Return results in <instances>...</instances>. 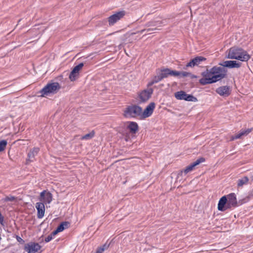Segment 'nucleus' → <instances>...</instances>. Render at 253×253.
<instances>
[{
  "instance_id": "nucleus-1",
  "label": "nucleus",
  "mask_w": 253,
  "mask_h": 253,
  "mask_svg": "<svg viewBox=\"0 0 253 253\" xmlns=\"http://www.w3.org/2000/svg\"><path fill=\"white\" fill-rule=\"evenodd\" d=\"M226 57L228 59H237L243 62L248 61L251 58L246 51L236 46L230 48L227 51Z\"/></svg>"
},
{
  "instance_id": "nucleus-2",
  "label": "nucleus",
  "mask_w": 253,
  "mask_h": 253,
  "mask_svg": "<svg viewBox=\"0 0 253 253\" xmlns=\"http://www.w3.org/2000/svg\"><path fill=\"white\" fill-rule=\"evenodd\" d=\"M141 107L135 104L127 106L124 110L123 116L127 119L141 118Z\"/></svg>"
},
{
  "instance_id": "nucleus-3",
  "label": "nucleus",
  "mask_w": 253,
  "mask_h": 253,
  "mask_svg": "<svg viewBox=\"0 0 253 253\" xmlns=\"http://www.w3.org/2000/svg\"><path fill=\"white\" fill-rule=\"evenodd\" d=\"M58 83L54 82L47 84L41 91V96H45L50 94H55L60 89Z\"/></svg>"
},
{
  "instance_id": "nucleus-4",
  "label": "nucleus",
  "mask_w": 253,
  "mask_h": 253,
  "mask_svg": "<svg viewBox=\"0 0 253 253\" xmlns=\"http://www.w3.org/2000/svg\"><path fill=\"white\" fill-rule=\"evenodd\" d=\"M227 70L223 67L214 66L211 68L212 77L215 78L214 80L215 82L219 81L226 77Z\"/></svg>"
},
{
  "instance_id": "nucleus-5",
  "label": "nucleus",
  "mask_w": 253,
  "mask_h": 253,
  "mask_svg": "<svg viewBox=\"0 0 253 253\" xmlns=\"http://www.w3.org/2000/svg\"><path fill=\"white\" fill-rule=\"evenodd\" d=\"M174 96L177 99L184 100L188 101L197 102L198 99L192 95L187 94L183 91H177L175 93Z\"/></svg>"
},
{
  "instance_id": "nucleus-6",
  "label": "nucleus",
  "mask_w": 253,
  "mask_h": 253,
  "mask_svg": "<svg viewBox=\"0 0 253 253\" xmlns=\"http://www.w3.org/2000/svg\"><path fill=\"white\" fill-rule=\"evenodd\" d=\"M152 88H149L147 90H144L138 94L137 100L139 103H142L146 102L151 97L153 93Z\"/></svg>"
},
{
  "instance_id": "nucleus-7",
  "label": "nucleus",
  "mask_w": 253,
  "mask_h": 253,
  "mask_svg": "<svg viewBox=\"0 0 253 253\" xmlns=\"http://www.w3.org/2000/svg\"><path fill=\"white\" fill-rule=\"evenodd\" d=\"M125 13L126 12L125 11H121L109 16L108 18L109 25L111 26L114 25L119 20L123 18L125 15Z\"/></svg>"
},
{
  "instance_id": "nucleus-8",
  "label": "nucleus",
  "mask_w": 253,
  "mask_h": 253,
  "mask_svg": "<svg viewBox=\"0 0 253 253\" xmlns=\"http://www.w3.org/2000/svg\"><path fill=\"white\" fill-rule=\"evenodd\" d=\"M41 248V246L37 243L29 242L25 245L24 250L28 253H36Z\"/></svg>"
},
{
  "instance_id": "nucleus-9",
  "label": "nucleus",
  "mask_w": 253,
  "mask_h": 253,
  "mask_svg": "<svg viewBox=\"0 0 253 253\" xmlns=\"http://www.w3.org/2000/svg\"><path fill=\"white\" fill-rule=\"evenodd\" d=\"M155 108V103L154 102H151L148 106H147L143 111L141 108V118L145 119L151 116Z\"/></svg>"
},
{
  "instance_id": "nucleus-10",
  "label": "nucleus",
  "mask_w": 253,
  "mask_h": 253,
  "mask_svg": "<svg viewBox=\"0 0 253 253\" xmlns=\"http://www.w3.org/2000/svg\"><path fill=\"white\" fill-rule=\"evenodd\" d=\"M83 66L84 63H81L73 68L69 75V79L71 81H74L78 78L79 71Z\"/></svg>"
},
{
  "instance_id": "nucleus-11",
  "label": "nucleus",
  "mask_w": 253,
  "mask_h": 253,
  "mask_svg": "<svg viewBox=\"0 0 253 253\" xmlns=\"http://www.w3.org/2000/svg\"><path fill=\"white\" fill-rule=\"evenodd\" d=\"M158 72L160 74L163 80L165 78L168 77L169 76H171L176 77V75H178L176 73L175 71L172 70L169 68H162L158 70Z\"/></svg>"
},
{
  "instance_id": "nucleus-12",
  "label": "nucleus",
  "mask_w": 253,
  "mask_h": 253,
  "mask_svg": "<svg viewBox=\"0 0 253 253\" xmlns=\"http://www.w3.org/2000/svg\"><path fill=\"white\" fill-rule=\"evenodd\" d=\"M39 199L43 203L49 204L52 200V195L49 192L44 190L40 193Z\"/></svg>"
},
{
  "instance_id": "nucleus-13",
  "label": "nucleus",
  "mask_w": 253,
  "mask_h": 253,
  "mask_svg": "<svg viewBox=\"0 0 253 253\" xmlns=\"http://www.w3.org/2000/svg\"><path fill=\"white\" fill-rule=\"evenodd\" d=\"M228 199L227 204L226 205L227 208H231L235 207L238 206L236 196L235 193H232L226 196Z\"/></svg>"
},
{
  "instance_id": "nucleus-14",
  "label": "nucleus",
  "mask_w": 253,
  "mask_h": 253,
  "mask_svg": "<svg viewBox=\"0 0 253 253\" xmlns=\"http://www.w3.org/2000/svg\"><path fill=\"white\" fill-rule=\"evenodd\" d=\"M219 64L224 68L228 67L229 68H238L240 67L241 66V63L238 62L236 61H234V60L225 61L222 63H220Z\"/></svg>"
},
{
  "instance_id": "nucleus-15",
  "label": "nucleus",
  "mask_w": 253,
  "mask_h": 253,
  "mask_svg": "<svg viewBox=\"0 0 253 253\" xmlns=\"http://www.w3.org/2000/svg\"><path fill=\"white\" fill-rule=\"evenodd\" d=\"M216 92L221 96L227 97L230 94L231 88L227 85L222 86L217 88Z\"/></svg>"
},
{
  "instance_id": "nucleus-16",
  "label": "nucleus",
  "mask_w": 253,
  "mask_h": 253,
  "mask_svg": "<svg viewBox=\"0 0 253 253\" xmlns=\"http://www.w3.org/2000/svg\"><path fill=\"white\" fill-rule=\"evenodd\" d=\"M205 159L204 158H200L197 159L195 162L188 166L182 172H183L185 174L193 170L194 168L200 163L205 162Z\"/></svg>"
},
{
  "instance_id": "nucleus-17",
  "label": "nucleus",
  "mask_w": 253,
  "mask_h": 253,
  "mask_svg": "<svg viewBox=\"0 0 253 253\" xmlns=\"http://www.w3.org/2000/svg\"><path fill=\"white\" fill-rule=\"evenodd\" d=\"M35 207L38 211V218L40 219L42 218L44 216L45 212L44 204L42 202H38L36 203Z\"/></svg>"
},
{
  "instance_id": "nucleus-18",
  "label": "nucleus",
  "mask_w": 253,
  "mask_h": 253,
  "mask_svg": "<svg viewBox=\"0 0 253 253\" xmlns=\"http://www.w3.org/2000/svg\"><path fill=\"white\" fill-rule=\"evenodd\" d=\"M206 60V58L202 56H197L190 60L186 65V67H193L199 65L202 61Z\"/></svg>"
},
{
  "instance_id": "nucleus-19",
  "label": "nucleus",
  "mask_w": 253,
  "mask_h": 253,
  "mask_svg": "<svg viewBox=\"0 0 253 253\" xmlns=\"http://www.w3.org/2000/svg\"><path fill=\"white\" fill-rule=\"evenodd\" d=\"M228 199L226 196L221 197L218 204V210L220 211H225L227 208L226 205L227 204Z\"/></svg>"
},
{
  "instance_id": "nucleus-20",
  "label": "nucleus",
  "mask_w": 253,
  "mask_h": 253,
  "mask_svg": "<svg viewBox=\"0 0 253 253\" xmlns=\"http://www.w3.org/2000/svg\"><path fill=\"white\" fill-rule=\"evenodd\" d=\"M39 151V148L35 147L28 153V158L27 159V164H28L29 162H32L34 160L35 156L38 154Z\"/></svg>"
},
{
  "instance_id": "nucleus-21",
  "label": "nucleus",
  "mask_w": 253,
  "mask_h": 253,
  "mask_svg": "<svg viewBox=\"0 0 253 253\" xmlns=\"http://www.w3.org/2000/svg\"><path fill=\"white\" fill-rule=\"evenodd\" d=\"M163 80L158 70L156 71V75L154 76L151 81L148 84V86H152L154 84H156L161 81Z\"/></svg>"
},
{
  "instance_id": "nucleus-22",
  "label": "nucleus",
  "mask_w": 253,
  "mask_h": 253,
  "mask_svg": "<svg viewBox=\"0 0 253 253\" xmlns=\"http://www.w3.org/2000/svg\"><path fill=\"white\" fill-rule=\"evenodd\" d=\"M127 127L132 133H135L138 129L137 124L134 122H128V125Z\"/></svg>"
},
{
  "instance_id": "nucleus-23",
  "label": "nucleus",
  "mask_w": 253,
  "mask_h": 253,
  "mask_svg": "<svg viewBox=\"0 0 253 253\" xmlns=\"http://www.w3.org/2000/svg\"><path fill=\"white\" fill-rule=\"evenodd\" d=\"M214 79L215 78H213L212 76L211 78H203L199 80V83L202 85L210 84L215 83Z\"/></svg>"
},
{
  "instance_id": "nucleus-24",
  "label": "nucleus",
  "mask_w": 253,
  "mask_h": 253,
  "mask_svg": "<svg viewBox=\"0 0 253 253\" xmlns=\"http://www.w3.org/2000/svg\"><path fill=\"white\" fill-rule=\"evenodd\" d=\"M251 130L250 129H247L246 130H241L240 132L237 133L235 136L233 137V139H237L241 138L243 136L247 135L248 134Z\"/></svg>"
},
{
  "instance_id": "nucleus-25",
  "label": "nucleus",
  "mask_w": 253,
  "mask_h": 253,
  "mask_svg": "<svg viewBox=\"0 0 253 253\" xmlns=\"http://www.w3.org/2000/svg\"><path fill=\"white\" fill-rule=\"evenodd\" d=\"M70 226V223L68 221H64L61 223L57 227L58 231L60 232L64 229L68 228Z\"/></svg>"
},
{
  "instance_id": "nucleus-26",
  "label": "nucleus",
  "mask_w": 253,
  "mask_h": 253,
  "mask_svg": "<svg viewBox=\"0 0 253 253\" xmlns=\"http://www.w3.org/2000/svg\"><path fill=\"white\" fill-rule=\"evenodd\" d=\"M249 181V178L247 176H244L241 179H238L237 185L238 187H242L244 185L247 184Z\"/></svg>"
},
{
  "instance_id": "nucleus-27",
  "label": "nucleus",
  "mask_w": 253,
  "mask_h": 253,
  "mask_svg": "<svg viewBox=\"0 0 253 253\" xmlns=\"http://www.w3.org/2000/svg\"><path fill=\"white\" fill-rule=\"evenodd\" d=\"M109 247V244L105 243L103 246L98 248L96 253H102L105 250L108 249Z\"/></svg>"
},
{
  "instance_id": "nucleus-28",
  "label": "nucleus",
  "mask_w": 253,
  "mask_h": 253,
  "mask_svg": "<svg viewBox=\"0 0 253 253\" xmlns=\"http://www.w3.org/2000/svg\"><path fill=\"white\" fill-rule=\"evenodd\" d=\"M202 75L204 78H211L213 74L211 73V68L210 70H207L206 71L202 73Z\"/></svg>"
},
{
  "instance_id": "nucleus-29",
  "label": "nucleus",
  "mask_w": 253,
  "mask_h": 253,
  "mask_svg": "<svg viewBox=\"0 0 253 253\" xmlns=\"http://www.w3.org/2000/svg\"><path fill=\"white\" fill-rule=\"evenodd\" d=\"M94 132L93 131H92L90 133L86 134L85 135L82 136V139H83V140L90 139L94 136Z\"/></svg>"
},
{
  "instance_id": "nucleus-30",
  "label": "nucleus",
  "mask_w": 253,
  "mask_h": 253,
  "mask_svg": "<svg viewBox=\"0 0 253 253\" xmlns=\"http://www.w3.org/2000/svg\"><path fill=\"white\" fill-rule=\"evenodd\" d=\"M7 144V142L6 140H2L0 141V152L4 150Z\"/></svg>"
},
{
  "instance_id": "nucleus-31",
  "label": "nucleus",
  "mask_w": 253,
  "mask_h": 253,
  "mask_svg": "<svg viewBox=\"0 0 253 253\" xmlns=\"http://www.w3.org/2000/svg\"><path fill=\"white\" fill-rule=\"evenodd\" d=\"M16 199V198L14 196L9 195L8 196H6L4 198L2 199L3 202H13Z\"/></svg>"
},
{
  "instance_id": "nucleus-32",
  "label": "nucleus",
  "mask_w": 253,
  "mask_h": 253,
  "mask_svg": "<svg viewBox=\"0 0 253 253\" xmlns=\"http://www.w3.org/2000/svg\"><path fill=\"white\" fill-rule=\"evenodd\" d=\"M175 72L178 74V75H176V76H180V77H187L190 75V73L185 72V71L179 72V71H175Z\"/></svg>"
},
{
  "instance_id": "nucleus-33",
  "label": "nucleus",
  "mask_w": 253,
  "mask_h": 253,
  "mask_svg": "<svg viewBox=\"0 0 253 253\" xmlns=\"http://www.w3.org/2000/svg\"><path fill=\"white\" fill-rule=\"evenodd\" d=\"M16 238L17 241L21 244H23L24 243V241L19 236L16 235Z\"/></svg>"
},
{
  "instance_id": "nucleus-34",
  "label": "nucleus",
  "mask_w": 253,
  "mask_h": 253,
  "mask_svg": "<svg viewBox=\"0 0 253 253\" xmlns=\"http://www.w3.org/2000/svg\"><path fill=\"white\" fill-rule=\"evenodd\" d=\"M53 238L51 236V235H49L45 239V242L47 243L50 241Z\"/></svg>"
},
{
  "instance_id": "nucleus-35",
  "label": "nucleus",
  "mask_w": 253,
  "mask_h": 253,
  "mask_svg": "<svg viewBox=\"0 0 253 253\" xmlns=\"http://www.w3.org/2000/svg\"><path fill=\"white\" fill-rule=\"evenodd\" d=\"M59 232L56 229L55 230L53 231L50 235H51V236L53 238V237Z\"/></svg>"
},
{
  "instance_id": "nucleus-36",
  "label": "nucleus",
  "mask_w": 253,
  "mask_h": 253,
  "mask_svg": "<svg viewBox=\"0 0 253 253\" xmlns=\"http://www.w3.org/2000/svg\"><path fill=\"white\" fill-rule=\"evenodd\" d=\"M3 219H4L2 215V214H1V213L0 212V223L1 225H3Z\"/></svg>"
},
{
  "instance_id": "nucleus-37",
  "label": "nucleus",
  "mask_w": 253,
  "mask_h": 253,
  "mask_svg": "<svg viewBox=\"0 0 253 253\" xmlns=\"http://www.w3.org/2000/svg\"><path fill=\"white\" fill-rule=\"evenodd\" d=\"M153 29H152V30H153ZM151 31V29H149L147 30V32H149V31Z\"/></svg>"
}]
</instances>
